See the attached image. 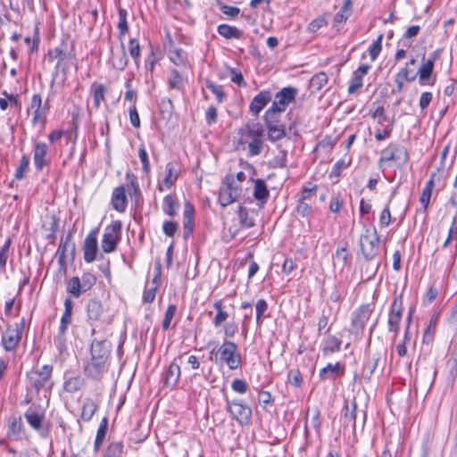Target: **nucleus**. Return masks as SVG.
<instances>
[{
  "label": "nucleus",
  "instance_id": "23",
  "mask_svg": "<svg viewBox=\"0 0 457 457\" xmlns=\"http://www.w3.org/2000/svg\"><path fill=\"white\" fill-rule=\"evenodd\" d=\"M370 69V65L362 64L356 71H353V78L348 87L349 94L355 93L359 88L362 87V79L368 73Z\"/></svg>",
  "mask_w": 457,
  "mask_h": 457
},
{
  "label": "nucleus",
  "instance_id": "64",
  "mask_svg": "<svg viewBox=\"0 0 457 457\" xmlns=\"http://www.w3.org/2000/svg\"><path fill=\"white\" fill-rule=\"evenodd\" d=\"M129 52L130 56L134 59V61L137 63L139 56H140V46L139 43L137 39H130L129 42Z\"/></svg>",
  "mask_w": 457,
  "mask_h": 457
},
{
  "label": "nucleus",
  "instance_id": "37",
  "mask_svg": "<svg viewBox=\"0 0 457 457\" xmlns=\"http://www.w3.org/2000/svg\"><path fill=\"white\" fill-rule=\"evenodd\" d=\"M178 175L175 173L174 164L172 162H168L166 164V176L163 179V185L159 186V190L163 191V186L169 189L177 180Z\"/></svg>",
  "mask_w": 457,
  "mask_h": 457
},
{
  "label": "nucleus",
  "instance_id": "22",
  "mask_svg": "<svg viewBox=\"0 0 457 457\" xmlns=\"http://www.w3.org/2000/svg\"><path fill=\"white\" fill-rule=\"evenodd\" d=\"M357 403L353 398L351 402L345 401L343 408V422L345 426H351L355 429Z\"/></svg>",
  "mask_w": 457,
  "mask_h": 457
},
{
  "label": "nucleus",
  "instance_id": "10",
  "mask_svg": "<svg viewBox=\"0 0 457 457\" xmlns=\"http://www.w3.org/2000/svg\"><path fill=\"white\" fill-rule=\"evenodd\" d=\"M296 95V88L292 87H283L275 95L270 107L284 112L288 104L295 99Z\"/></svg>",
  "mask_w": 457,
  "mask_h": 457
},
{
  "label": "nucleus",
  "instance_id": "19",
  "mask_svg": "<svg viewBox=\"0 0 457 457\" xmlns=\"http://www.w3.org/2000/svg\"><path fill=\"white\" fill-rule=\"evenodd\" d=\"M181 357L179 356L173 360V361L168 367V370L163 375V383L166 386L173 387L177 385L180 377V367L178 360Z\"/></svg>",
  "mask_w": 457,
  "mask_h": 457
},
{
  "label": "nucleus",
  "instance_id": "61",
  "mask_svg": "<svg viewBox=\"0 0 457 457\" xmlns=\"http://www.w3.org/2000/svg\"><path fill=\"white\" fill-rule=\"evenodd\" d=\"M281 112L277 111L274 108H268L264 114V122L265 124H269L270 120L274 121V123L279 122L280 120V115Z\"/></svg>",
  "mask_w": 457,
  "mask_h": 457
},
{
  "label": "nucleus",
  "instance_id": "17",
  "mask_svg": "<svg viewBox=\"0 0 457 457\" xmlns=\"http://www.w3.org/2000/svg\"><path fill=\"white\" fill-rule=\"evenodd\" d=\"M272 99V95L270 90H262L258 93L250 103V112L258 116L261 111L267 105Z\"/></svg>",
  "mask_w": 457,
  "mask_h": 457
},
{
  "label": "nucleus",
  "instance_id": "59",
  "mask_svg": "<svg viewBox=\"0 0 457 457\" xmlns=\"http://www.w3.org/2000/svg\"><path fill=\"white\" fill-rule=\"evenodd\" d=\"M183 80L179 72L177 70H172L170 71V76L169 79V86L170 88L179 89L182 87Z\"/></svg>",
  "mask_w": 457,
  "mask_h": 457
},
{
  "label": "nucleus",
  "instance_id": "27",
  "mask_svg": "<svg viewBox=\"0 0 457 457\" xmlns=\"http://www.w3.org/2000/svg\"><path fill=\"white\" fill-rule=\"evenodd\" d=\"M179 209V203L175 195H167L162 200V211L165 214L174 217Z\"/></svg>",
  "mask_w": 457,
  "mask_h": 457
},
{
  "label": "nucleus",
  "instance_id": "62",
  "mask_svg": "<svg viewBox=\"0 0 457 457\" xmlns=\"http://www.w3.org/2000/svg\"><path fill=\"white\" fill-rule=\"evenodd\" d=\"M399 78L405 79L406 81H413L417 78V72L411 69V66L405 64V66L401 69L398 72Z\"/></svg>",
  "mask_w": 457,
  "mask_h": 457
},
{
  "label": "nucleus",
  "instance_id": "50",
  "mask_svg": "<svg viewBox=\"0 0 457 457\" xmlns=\"http://www.w3.org/2000/svg\"><path fill=\"white\" fill-rule=\"evenodd\" d=\"M11 244V238H7L0 249V270H4L5 269L7 259L9 257Z\"/></svg>",
  "mask_w": 457,
  "mask_h": 457
},
{
  "label": "nucleus",
  "instance_id": "56",
  "mask_svg": "<svg viewBox=\"0 0 457 457\" xmlns=\"http://www.w3.org/2000/svg\"><path fill=\"white\" fill-rule=\"evenodd\" d=\"M69 324H64L60 322L59 331L57 336L54 337V343L58 346L60 350L65 345V333L68 328Z\"/></svg>",
  "mask_w": 457,
  "mask_h": 457
},
{
  "label": "nucleus",
  "instance_id": "15",
  "mask_svg": "<svg viewBox=\"0 0 457 457\" xmlns=\"http://www.w3.org/2000/svg\"><path fill=\"white\" fill-rule=\"evenodd\" d=\"M75 251V244L72 241L71 234L66 235L61 238L57 253L58 262L61 266L65 265V261L69 255L73 256Z\"/></svg>",
  "mask_w": 457,
  "mask_h": 457
},
{
  "label": "nucleus",
  "instance_id": "41",
  "mask_svg": "<svg viewBox=\"0 0 457 457\" xmlns=\"http://www.w3.org/2000/svg\"><path fill=\"white\" fill-rule=\"evenodd\" d=\"M213 308L216 310L217 313L212 320V323L215 327H220L228 319V314L224 311L221 300L215 301L213 303Z\"/></svg>",
  "mask_w": 457,
  "mask_h": 457
},
{
  "label": "nucleus",
  "instance_id": "8",
  "mask_svg": "<svg viewBox=\"0 0 457 457\" xmlns=\"http://www.w3.org/2000/svg\"><path fill=\"white\" fill-rule=\"evenodd\" d=\"M361 252L367 260H372L378 253L379 238L375 228L367 229L360 239Z\"/></svg>",
  "mask_w": 457,
  "mask_h": 457
},
{
  "label": "nucleus",
  "instance_id": "44",
  "mask_svg": "<svg viewBox=\"0 0 457 457\" xmlns=\"http://www.w3.org/2000/svg\"><path fill=\"white\" fill-rule=\"evenodd\" d=\"M107 428H108V421L106 418H104L99 425V428L96 432V436L95 439V448L99 449L102 445L104 437L107 433Z\"/></svg>",
  "mask_w": 457,
  "mask_h": 457
},
{
  "label": "nucleus",
  "instance_id": "36",
  "mask_svg": "<svg viewBox=\"0 0 457 457\" xmlns=\"http://www.w3.org/2000/svg\"><path fill=\"white\" fill-rule=\"evenodd\" d=\"M87 313L88 319L97 320L103 313V305L98 300H89L87 304Z\"/></svg>",
  "mask_w": 457,
  "mask_h": 457
},
{
  "label": "nucleus",
  "instance_id": "26",
  "mask_svg": "<svg viewBox=\"0 0 457 457\" xmlns=\"http://www.w3.org/2000/svg\"><path fill=\"white\" fill-rule=\"evenodd\" d=\"M380 360V353H377L370 355L366 360L363 368L361 370V377L366 380L370 381L371 377L378 367V363Z\"/></svg>",
  "mask_w": 457,
  "mask_h": 457
},
{
  "label": "nucleus",
  "instance_id": "18",
  "mask_svg": "<svg viewBox=\"0 0 457 457\" xmlns=\"http://www.w3.org/2000/svg\"><path fill=\"white\" fill-rule=\"evenodd\" d=\"M48 146L43 142H37L34 146V164L37 170H42L43 168L49 164L50 161L47 158Z\"/></svg>",
  "mask_w": 457,
  "mask_h": 457
},
{
  "label": "nucleus",
  "instance_id": "16",
  "mask_svg": "<svg viewBox=\"0 0 457 457\" xmlns=\"http://www.w3.org/2000/svg\"><path fill=\"white\" fill-rule=\"evenodd\" d=\"M371 309L370 305H362L358 310H356L353 314L352 319V326L353 330L358 334L361 332L367 321L369 320L371 315Z\"/></svg>",
  "mask_w": 457,
  "mask_h": 457
},
{
  "label": "nucleus",
  "instance_id": "29",
  "mask_svg": "<svg viewBox=\"0 0 457 457\" xmlns=\"http://www.w3.org/2000/svg\"><path fill=\"white\" fill-rule=\"evenodd\" d=\"M269 196L270 193L265 181L262 179L254 180L253 197L262 204H265Z\"/></svg>",
  "mask_w": 457,
  "mask_h": 457
},
{
  "label": "nucleus",
  "instance_id": "31",
  "mask_svg": "<svg viewBox=\"0 0 457 457\" xmlns=\"http://www.w3.org/2000/svg\"><path fill=\"white\" fill-rule=\"evenodd\" d=\"M353 0H344L340 11L334 16V22L345 23L353 13Z\"/></svg>",
  "mask_w": 457,
  "mask_h": 457
},
{
  "label": "nucleus",
  "instance_id": "42",
  "mask_svg": "<svg viewBox=\"0 0 457 457\" xmlns=\"http://www.w3.org/2000/svg\"><path fill=\"white\" fill-rule=\"evenodd\" d=\"M84 385V380L82 378L77 376L68 378L64 384L63 388L66 392L75 393L81 389Z\"/></svg>",
  "mask_w": 457,
  "mask_h": 457
},
{
  "label": "nucleus",
  "instance_id": "14",
  "mask_svg": "<svg viewBox=\"0 0 457 457\" xmlns=\"http://www.w3.org/2000/svg\"><path fill=\"white\" fill-rule=\"evenodd\" d=\"M53 368L50 365H44L40 369L33 371L29 376L31 385L37 389L44 387L49 381Z\"/></svg>",
  "mask_w": 457,
  "mask_h": 457
},
{
  "label": "nucleus",
  "instance_id": "34",
  "mask_svg": "<svg viewBox=\"0 0 457 457\" xmlns=\"http://www.w3.org/2000/svg\"><path fill=\"white\" fill-rule=\"evenodd\" d=\"M342 341L335 336H328L323 343L322 353L324 355H328L333 353L339 352L341 349Z\"/></svg>",
  "mask_w": 457,
  "mask_h": 457
},
{
  "label": "nucleus",
  "instance_id": "9",
  "mask_svg": "<svg viewBox=\"0 0 457 457\" xmlns=\"http://www.w3.org/2000/svg\"><path fill=\"white\" fill-rule=\"evenodd\" d=\"M22 328L23 321L21 324H15L14 327H7L1 340L2 346L5 351L12 352L17 348L21 339Z\"/></svg>",
  "mask_w": 457,
  "mask_h": 457
},
{
  "label": "nucleus",
  "instance_id": "45",
  "mask_svg": "<svg viewBox=\"0 0 457 457\" xmlns=\"http://www.w3.org/2000/svg\"><path fill=\"white\" fill-rule=\"evenodd\" d=\"M92 90L94 104L96 108H98L101 102L104 100L105 87L103 84L94 83L92 85Z\"/></svg>",
  "mask_w": 457,
  "mask_h": 457
},
{
  "label": "nucleus",
  "instance_id": "7",
  "mask_svg": "<svg viewBox=\"0 0 457 457\" xmlns=\"http://www.w3.org/2000/svg\"><path fill=\"white\" fill-rule=\"evenodd\" d=\"M395 162L397 165H404L408 162V153L402 145L390 144L381 152L379 162Z\"/></svg>",
  "mask_w": 457,
  "mask_h": 457
},
{
  "label": "nucleus",
  "instance_id": "33",
  "mask_svg": "<svg viewBox=\"0 0 457 457\" xmlns=\"http://www.w3.org/2000/svg\"><path fill=\"white\" fill-rule=\"evenodd\" d=\"M217 31L221 37H223L227 39H231V38L239 39L243 37L242 30L238 29L236 27L230 26L228 24L219 25L217 28Z\"/></svg>",
  "mask_w": 457,
  "mask_h": 457
},
{
  "label": "nucleus",
  "instance_id": "43",
  "mask_svg": "<svg viewBox=\"0 0 457 457\" xmlns=\"http://www.w3.org/2000/svg\"><path fill=\"white\" fill-rule=\"evenodd\" d=\"M123 444L121 442H113L108 445L104 457H123Z\"/></svg>",
  "mask_w": 457,
  "mask_h": 457
},
{
  "label": "nucleus",
  "instance_id": "4",
  "mask_svg": "<svg viewBox=\"0 0 457 457\" xmlns=\"http://www.w3.org/2000/svg\"><path fill=\"white\" fill-rule=\"evenodd\" d=\"M121 228L122 224L120 220H115L106 227L101 242V247L104 253H109L116 250Z\"/></svg>",
  "mask_w": 457,
  "mask_h": 457
},
{
  "label": "nucleus",
  "instance_id": "55",
  "mask_svg": "<svg viewBox=\"0 0 457 457\" xmlns=\"http://www.w3.org/2000/svg\"><path fill=\"white\" fill-rule=\"evenodd\" d=\"M177 312V306L175 304H170L165 312L164 319L162 320V328L167 330L170 327V322Z\"/></svg>",
  "mask_w": 457,
  "mask_h": 457
},
{
  "label": "nucleus",
  "instance_id": "32",
  "mask_svg": "<svg viewBox=\"0 0 457 457\" xmlns=\"http://www.w3.org/2000/svg\"><path fill=\"white\" fill-rule=\"evenodd\" d=\"M24 418L29 426L35 430H39L42 427V422L44 420V414L36 411L35 410L29 408L25 413Z\"/></svg>",
  "mask_w": 457,
  "mask_h": 457
},
{
  "label": "nucleus",
  "instance_id": "35",
  "mask_svg": "<svg viewBox=\"0 0 457 457\" xmlns=\"http://www.w3.org/2000/svg\"><path fill=\"white\" fill-rule=\"evenodd\" d=\"M111 63L114 69L123 71L128 64V58L124 47L119 52L112 51Z\"/></svg>",
  "mask_w": 457,
  "mask_h": 457
},
{
  "label": "nucleus",
  "instance_id": "54",
  "mask_svg": "<svg viewBox=\"0 0 457 457\" xmlns=\"http://www.w3.org/2000/svg\"><path fill=\"white\" fill-rule=\"evenodd\" d=\"M29 165V157L28 155H23L21 159L20 165L16 169L15 171V179H22L24 178V173L28 170Z\"/></svg>",
  "mask_w": 457,
  "mask_h": 457
},
{
  "label": "nucleus",
  "instance_id": "30",
  "mask_svg": "<svg viewBox=\"0 0 457 457\" xmlns=\"http://www.w3.org/2000/svg\"><path fill=\"white\" fill-rule=\"evenodd\" d=\"M343 372H344L343 366L340 364V362H337L335 364H332V363L327 364L326 367H324L323 369H321L320 370L319 375H320V378L321 380H325L328 378H333L337 375L343 374Z\"/></svg>",
  "mask_w": 457,
  "mask_h": 457
},
{
  "label": "nucleus",
  "instance_id": "60",
  "mask_svg": "<svg viewBox=\"0 0 457 457\" xmlns=\"http://www.w3.org/2000/svg\"><path fill=\"white\" fill-rule=\"evenodd\" d=\"M436 321H437V317L433 316L429 321L428 326L426 328V329L424 331L423 341L429 342L433 339Z\"/></svg>",
  "mask_w": 457,
  "mask_h": 457
},
{
  "label": "nucleus",
  "instance_id": "39",
  "mask_svg": "<svg viewBox=\"0 0 457 457\" xmlns=\"http://www.w3.org/2000/svg\"><path fill=\"white\" fill-rule=\"evenodd\" d=\"M170 60L177 66H185L187 62V53L179 48H172L169 50Z\"/></svg>",
  "mask_w": 457,
  "mask_h": 457
},
{
  "label": "nucleus",
  "instance_id": "2",
  "mask_svg": "<svg viewBox=\"0 0 457 457\" xmlns=\"http://www.w3.org/2000/svg\"><path fill=\"white\" fill-rule=\"evenodd\" d=\"M211 353H215L218 363L227 365L231 370L238 369L242 364V357L238 353L237 344L230 340H224L220 346Z\"/></svg>",
  "mask_w": 457,
  "mask_h": 457
},
{
  "label": "nucleus",
  "instance_id": "46",
  "mask_svg": "<svg viewBox=\"0 0 457 457\" xmlns=\"http://www.w3.org/2000/svg\"><path fill=\"white\" fill-rule=\"evenodd\" d=\"M205 87L208 89H210L212 92V94L215 95L216 99H217L219 104H221L224 101V99L226 97V94H225V92L223 90L222 86L217 85V84L213 83L211 80H206L205 81Z\"/></svg>",
  "mask_w": 457,
  "mask_h": 457
},
{
  "label": "nucleus",
  "instance_id": "25",
  "mask_svg": "<svg viewBox=\"0 0 457 457\" xmlns=\"http://www.w3.org/2000/svg\"><path fill=\"white\" fill-rule=\"evenodd\" d=\"M71 58L72 54L68 49V43L66 41H62L59 46L48 51V59L51 62L55 59L57 61H67Z\"/></svg>",
  "mask_w": 457,
  "mask_h": 457
},
{
  "label": "nucleus",
  "instance_id": "53",
  "mask_svg": "<svg viewBox=\"0 0 457 457\" xmlns=\"http://www.w3.org/2000/svg\"><path fill=\"white\" fill-rule=\"evenodd\" d=\"M119 22H118V29L120 30V36H124L128 30L129 26L127 22V11L125 9H119Z\"/></svg>",
  "mask_w": 457,
  "mask_h": 457
},
{
  "label": "nucleus",
  "instance_id": "63",
  "mask_svg": "<svg viewBox=\"0 0 457 457\" xmlns=\"http://www.w3.org/2000/svg\"><path fill=\"white\" fill-rule=\"evenodd\" d=\"M287 381L294 386H300L303 382V378L299 370H291L287 375Z\"/></svg>",
  "mask_w": 457,
  "mask_h": 457
},
{
  "label": "nucleus",
  "instance_id": "49",
  "mask_svg": "<svg viewBox=\"0 0 457 457\" xmlns=\"http://www.w3.org/2000/svg\"><path fill=\"white\" fill-rule=\"evenodd\" d=\"M79 278L84 293L90 290L96 282V277L91 272H84Z\"/></svg>",
  "mask_w": 457,
  "mask_h": 457
},
{
  "label": "nucleus",
  "instance_id": "5",
  "mask_svg": "<svg viewBox=\"0 0 457 457\" xmlns=\"http://www.w3.org/2000/svg\"><path fill=\"white\" fill-rule=\"evenodd\" d=\"M438 50L433 52L428 59L423 58L422 63L417 71L419 84L420 86H433L436 83V76L433 75L435 61L438 57Z\"/></svg>",
  "mask_w": 457,
  "mask_h": 457
},
{
  "label": "nucleus",
  "instance_id": "57",
  "mask_svg": "<svg viewBox=\"0 0 457 457\" xmlns=\"http://www.w3.org/2000/svg\"><path fill=\"white\" fill-rule=\"evenodd\" d=\"M447 365L449 368V375L452 379L454 380L457 377V349L453 351Z\"/></svg>",
  "mask_w": 457,
  "mask_h": 457
},
{
  "label": "nucleus",
  "instance_id": "13",
  "mask_svg": "<svg viewBox=\"0 0 457 457\" xmlns=\"http://www.w3.org/2000/svg\"><path fill=\"white\" fill-rule=\"evenodd\" d=\"M30 108L33 111L32 123L33 124H44L46 121V112L49 109V105L46 103L42 104V97L39 94H35L32 96Z\"/></svg>",
  "mask_w": 457,
  "mask_h": 457
},
{
  "label": "nucleus",
  "instance_id": "48",
  "mask_svg": "<svg viewBox=\"0 0 457 457\" xmlns=\"http://www.w3.org/2000/svg\"><path fill=\"white\" fill-rule=\"evenodd\" d=\"M237 213L242 227L248 228L254 226L253 219L248 216V212L246 208L239 206Z\"/></svg>",
  "mask_w": 457,
  "mask_h": 457
},
{
  "label": "nucleus",
  "instance_id": "3",
  "mask_svg": "<svg viewBox=\"0 0 457 457\" xmlns=\"http://www.w3.org/2000/svg\"><path fill=\"white\" fill-rule=\"evenodd\" d=\"M242 191L241 184L234 180V174H228L223 180V186L220 188L219 202L221 206L226 207L236 202Z\"/></svg>",
  "mask_w": 457,
  "mask_h": 457
},
{
  "label": "nucleus",
  "instance_id": "1",
  "mask_svg": "<svg viewBox=\"0 0 457 457\" xmlns=\"http://www.w3.org/2000/svg\"><path fill=\"white\" fill-rule=\"evenodd\" d=\"M241 142L248 144L249 154L255 156L261 154L263 146L264 129L261 123L247 124L239 130Z\"/></svg>",
  "mask_w": 457,
  "mask_h": 457
},
{
  "label": "nucleus",
  "instance_id": "20",
  "mask_svg": "<svg viewBox=\"0 0 457 457\" xmlns=\"http://www.w3.org/2000/svg\"><path fill=\"white\" fill-rule=\"evenodd\" d=\"M106 371V361L90 359L85 365L84 372L91 378L98 379Z\"/></svg>",
  "mask_w": 457,
  "mask_h": 457
},
{
  "label": "nucleus",
  "instance_id": "38",
  "mask_svg": "<svg viewBox=\"0 0 457 457\" xmlns=\"http://www.w3.org/2000/svg\"><path fill=\"white\" fill-rule=\"evenodd\" d=\"M97 409L98 405L94 400L90 398L85 399L81 411V419L84 421H89L96 413V411H97Z\"/></svg>",
  "mask_w": 457,
  "mask_h": 457
},
{
  "label": "nucleus",
  "instance_id": "58",
  "mask_svg": "<svg viewBox=\"0 0 457 457\" xmlns=\"http://www.w3.org/2000/svg\"><path fill=\"white\" fill-rule=\"evenodd\" d=\"M295 212L302 217H307L312 212V204L306 201H298Z\"/></svg>",
  "mask_w": 457,
  "mask_h": 457
},
{
  "label": "nucleus",
  "instance_id": "40",
  "mask_svg": "<svg viewBox=\"0 0 457 457\" xmlns=\"http://www.w3.org/2000/svg\"><path fill=\"white\" fill-rule=\"evenodd\" d=\"M67 293L75 298H79L83 293L80 278L77 276L72 277L67 283Z\"/></svg>",
  "mask_w": 457,
  "mask_h": 457
},
{
  "label": "nucleus",
  "instance_id": "28",
  "mask_svg": "<svg viewBox=\"0 0 457 457\" xmlns=\"http://www.w3.org/2000/svg\"><path fill=\"white\" fill-rule=\"evenodd\" d=\"M436 177V173H431L430 179L427 181L426 186L422 189L421 195L420 197V202L423 207L424 212H426L432 195V189L435 186V178Z\"/></svg>",
  "mask_w": 457,
  "mask_h": 457
},
{
  "label": "nucleus",
  "instance_id": "24",
  "mask_svg": "<svg viewBox=\"0 0 457 457\" xmlns=\"http://www.w3.org/2000/svg\"><path fill=\"white\" fill-rule=\"evenodd\" d=\"M110 354L109 345L105 341L94 340L91 344V359L107 361Z\"/></svg>",
  "mask_w": 457,
  "mask_h": 457
},
{
  "label": "nucleus",
  "instance_id": "47",
  "mask_svg": "<svg viewBox=\"0 0 457 457\" xmlns=\"http://www.w3.org/2000/svg\"><path fill=\"white\" fill-rule=\"evenodd\" d=\"M328 83V76L325 72L315 74L310 81L311 87L315 90H320Z\"/></svg>",
  "mask_w": 457,
  "mask_h": 457
},
{
  "label": "nucleus",
  "instance_id": "21",
  "mask_svg": "<svg viewBox=\"0 0 457 457\" xmlns=\"http://www.w3.org/2000/svg\"><path fill=\"white\" fill-rule=\"evenodd\" d=\"M127 204L128 201L125 187L122 186L115 187L112 194V208L119 212H124Z\"/></svg>",
  "mask_w": 457,
  "mask_h": 457
},
{
  "label": "nucleus",
  "instance_id": "51",
  "mask_svg": "<svg viewBox=\"0 0 457 457\" xmlns=\"http://www.w3.org/2000/svg\"><path fill=\"white\" fill-rule=\"evenodd\" d=\"M382 40L383 35L380 34L378 38L373 42V44L369 48V54L371 61H375L379 55L382 50Z\"/></svg>",
  "mask_w": 457,
  "mask_h": 457
},
{
  "label": "nucleus",
  "instance_id": "6",
  "mask_svg": "<svg viewBox=\"0 0 457 457\" xmlns=\"http://www.w3.org/2000/svg\"><path fill=\"white\" fill-rule=\"evenodd\" d=\"M227 411L241 425H248L252 419V409L242 400H227Z\"/></svg>",
  "mask_w": 457,
  "mask_h": 457
},
{
  "label": "nucleus",
  "instance_id": "52",
  "mask_svg": "<svg viewBox=\"0 0 457 457\" xmlns=\"http://www.w3.org/2000/svg\"><path fill=\"white\" fill-rule=\"evenodd\" d=\"M73 303L70 298L64 301V312L61 318V323L71 324L72 316Z\"/></svg>",
  "mask_w": 457,
  "mask_h": 457
},
{
  "label": "nucleus",
  "instance_id": "11",
  "mask_svg": "<svg viewBox=\"0 0 457 457\" xmlns=\"http://www.w3.org/2000/svg\"><path fill=\"white\" fill-rule=\"evenodd\" d=\"M97 234L98 229L91 230L85 238L83 245L84 260L86 262H93L96 258L97 253Z\"/></svg>",
  "mask_w": 457,
  "mask_h": 457
},
{
  "label": "nucleus",
  "instance_id": "12",
  "mask_svg": "<svg viewBox=\"0 0 457 457\" xmlns=\"http://www.w3.org/2000/svg\"><path fill=\"white\" fill-rule=\"evenodd\" d=\"M403 304L402 300L395 298L391 305V310L388 314V330L394 332L395 337L398 334L399 325L402 320Z\"/></svg>",
  "mask_w": 457,
  "mask_h": 457
}]
</instances>
